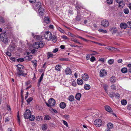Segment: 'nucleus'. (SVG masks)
<instances>
[{"instance_id": "nucleus-47", "label": "nucleus", "mask_w": 131, "mask_h": 131, "mask_svg": "<svg viewBox=\"0 0 131 131\" xmlns=\"http://www.w3.org/2000/svg\"><path fill=\"white\" fill-rule=\"evenodd\" d=\"M33 100V98L32 97H30L28 98L27 100V102L28 104H29L30 102L31 101Z\"/></svg>"}, {"instance_id": "nucleus-33", "label": "nucleus", "mask_w": 131, "mask_h": 131, "mask_svg": "<svg viewBox=\"0 0 131 131\" xmlns=\"http://www.w3.org/2000/svg\"><path fill=\"white\" fill-rule=\"evenodd\" d=\"M121 72L123 73H126L127 71V69L126 68H123L121 69Z\"/></svg>"}, {"instance_id": "nucleus-31", "label": "nucleus", "mask_w": 131, "mask_h": 131, "mask_svg": "<svg viewBox=\"0 0 131 131\" xmlns=\"http://www.w3.org/2000/svg\"><path fill=\"white\" fill-rule=\"evenodd\" d=\"M39 47L40 48H42L44 45L45 44L42 41H40L38 42Z\"/></svg>"}, {"instance_id": "nucleus-18", "label": "nucleus", "mask_w": 131, "mask_h": 131, "mask_svg": "<svg viewBox=\"0 0 131 131\" xmlns=\"http://www.w3.org/2000/svg\"><path fill=\"white\" fill-rule=\"evenodd\" d=\"M61 66L60 65H57L55 67V69L57 71H59L61 70Z\"/></svg>"}, {"instance_id": "nucleus-37", "label": "nucleus", "mask_w": 131, "mask_h": 131, "mask_svg": "<svg viewBox=\"0 0 131 131\" xmlns=\"http://www.w3.org/2000/svg\"><path fill=\"white\" fill-rule=\"evenodd\" d=\"M110 31H113V32L114 33H116L117 31V29L114 27H112L110 29Z\"/></svg>"}, {"instance_id": "nucleus-6", "label": "nucleus", "mask_w": 131, "mask_h": 131, "mask_svg": "<svg viewBox=\"0 0 131 131\" xmlns=\"http://www.w3.org/2000/svg\"><path fill=\"white\" fill-rule=\"evenodd\" d=\"M108 21L106 19L103 20L101 21V25L104 27H106L108 26Z\"/></svg>"}, {"instance_id": "nucleus-48", "label": "nucleus", "mask_w": 131, "mask_h": 131, "mask_svg": "<svg viewBox=\"0 0 131 131\" xmlns=\"http://www.w3.org/2000/svg\"><path fill=\"white\" fill-rule=\"evenodd\" d=\"M111 87L112 90H115L116 89V86L114 84H113L111 85Z\"/></svg>"}, {"instance_id": "nucleus-46", "label": "nucleus", "mask_w": 131, "mask_h": 131, "mask_svg": "<svg viewBox=\"0 0 131 131\" xmlns=\"http://www.w3.org/2000/svg\"><path fill=\"white\" fill-rule=\"evenodd\" d=\"M107 3L108 4H111L113 3V0H107Z\"/></svg>"}, {"instance_id": "nucleus-43", "label": "nucleus", "mask_w": 131, "mask_h": 131, "mask_svg": "<svg viewBox=\"0 0 131 131\" xmlns=\"http://www.w3.org/2000/svg\"><path fill=\"white\" fill-rule=\"evenodd\" d=\"M31 62H32L33 64L34 65L35 67H36L37 66V63L36 60H34L33 61H31Z\"/></svg>"}, {"instance_id": "nucleus-20", "label": "nucleus", "mask_w": 131, "mask_h": 131, "mask_svg": "<svg viewBox=\"0 0 131 131\" xmlns=\"http://www.w3.org/2000/svg\"><path fill=\"white\" fill-rule=\"evenodd\" d=\"M77 83L79 85H82L83 84V81L81 79H78L77 80Z\"/></svg>"}, {"instance_id": "nucleus-44", "label": "nucleus", "mask_w": 131, "mask_h": 131, "mask_svg": "<svg viewBox=\"0 0 131 131\" xmlns=\"http://www.w3.org/2000/svg\"><path fill=\"white\" fill-rule=\"evenodd\" d=\"M115 95V93L114 92H112L110 93V94L109 95V96L111 98H113Z\"/></svg>"}, {"instance_id": "nucleus-59", "label": "nucleus", "mask_w": 131, "mask_h": 131, "mask_svg": "<svg viewBox=\"0 0 131 131\" xmlns=\"http://www.w3.org/2000/svg\"><path fill=\"white\" fill-rule=\"evenodd\" d=\"M17 120H18V122L19 124V125H20V120L19 118V114L17 115Z\"/></svg>"}, {"instance_id": "nucleus-41", "label": "nucleus", "mask_w": 131, "mask_h": 131, "mask_svg": "<svg viewBox=\"0 0 131 131\" xmlns=\"http://www.w3.org/2000/svg\"><path fill=\"white\" fill-rule=\"evenodd\" d=\"M127 25L128 28H131V21L127 22Z\"/></svg>"}, {"instance_id": "nucleus-62", "label": "nucleus", "mask_w": 131, "mask_h": 131, "mask_svg": "<svg viewBox=\"0 0 131 131\" xmlns=\"http://www.w3.org/2000/svg\"><path fill=\"white\" fill-rule=\"evenodd\" d=\"M62 37L64 39H68V37L66 36L65 35H63L62 36Z\"/></svg>"}, {"instance_id": "nucleus-4", "label": "nucleus", "mask_w": 131, "mask_h": 131, "mask_svg": "<svg viewBox=\"0 0 131 131\" xmlns=\"http://www.w3.org/2000/svg\"><path fill=\"white\" fill-rule=\"evenodd\" d=\"M94 124L96 127H99L102 125V122L101 119H97L94 121Z\"/></svg>"}, {"instance_id": "nucleus-12", "label": "nucleus", "mask_w": 131, "mask_h": 131, "mask_svg": "<svg viewBox=\"0 0 131 131\" xmlns=\"http://www.w3.org/2000/svg\"><path fill=\"white\" fill-rule=\"evenodd\" d=\"M36 9H37L38 10L39 9H40L42 8L41 4L40 2H38L36 4L35 6Z\"/></svg>"}, {"instance_id": "nucleus-38", "label": "nucleus", "mask_w": 131, "mask_h": 131, "mask_svg": "<svg viewBox=\"0 0 131 131\" xmlns=\"http://www.w3.org/2000/svg\"><path fill=\"white\" fill-rule=\"evenodd\" d=\"M42 130H46L47 129V125L46 124H43L42 126Z\"/></svg>"}, {"instance_id": "nucleus-58", "label": "nucleus", "mask_w": 131, "mask_h": 131, "mask_svg": "<svg viewBox=\"0 0 131 131\" xmlns=\"http://www.w3.org/2000/svg\"><path fill=\"white\" fill-rule=\"evenodd\" d=\"M34 37L37 40H39L40 38V37L38 35H36L34 36Z\"/></svg>"}, {"instance_id": "nucleus-39", "label": "nucleus", "mask_w": 131, "mask_h": 131, "mask_svg": "<svg viewBox=\"0 0 131 131\" xmlns=\"http://www.w3.org/2000/svg\"><path fill=\"white\" fill-rule=\"evenodd\" d=\"M51 118V117L48 115H46L45 116L44 119L46 120H48L50 119Z\"/></svg>"}, {"instance_id": "nucleus-55", "label": "nucleus", "mask_w": 131, "mask_h": 131, "mask_svg": "<svg viewBox=\"0 0 131 131\" xmlns=\"http://www.w3.org/2000/svg\"><path fill=\"white\" fill-rule=\"evenodd\" d=\"M24 60V59L19 58L17 59V61L19 62H22Z\"/></svg>"}, {"instance_id": "nucleus-63", "label": "nucleus", "mask_w": 131, "mask_h": 131, "mask_svg": "<svg viewBox=\"0 0 131 131\" xmlns=\"http://www.w3.org/2000/svg\"><path fill=\"white\" fill-rule=\"evenodd\" d=\"M80 16L79 15H78L76 18V20L78 21L80 20Z\"/></svg>"}, {"instance_id": "nucleus-1", "label": "nucleus", "mask_w": 131, "mask_h": 131, "mask_svg": "<svg viewBox=\"0 0 131 131\" xmlns=\"http://www.w3.org/2000/svg\"><path fill=\"white\" fill-rule=\"evenodd\" d=\"M17 67L16 74L18 76L22 75L25 77L27 75V73L25 70L24 69V67L20 64L16 65Z\"/></svg>"}, {"instance_id": "nucleus-35", "label": "nucleus", "mask_w": 131, "mask_h": 131, "mask_svg": "<svg viewBox=\"0 0 131 131\" xmlns=\"http://www.w3.org/2000/svg\"><path fill=\"white\" fill-rule=\"evenodd\" d=\"M118 4H119V7H123L125 5V4L123 3L122 1L121 2H120L119 3H118Z\"/></svg>"}, {"instance_id": "nucleus-56", "label": "nucleus", "mask_w": 131, "mask_h": 131, "mask_svg": "<svg viewBox=\"0 0 131 131\" xmlns=\"http://www.w3.org/2000/svg\"><path fill=\"white\" fill-rule=\"evenodd\" d=\"M63 122L64 124L67 127H68V124L67 122L64 120H63Z\"/></svg>"}, {"instance_id": "nucleus-5", "label": "nucleus", "mask_w": 131, "mask_h": 131, "mask_svg": "<svg viewBox=\"0 0 131 131\" xmlns=\"http://www.w3.org/2000/svg\"><path fill=\"white\" fill-rule=\"evenodd\" d=\"M31 114V113L30 110L27 109L25 111L24 114V116L25 119H28L30 115Z\"/></svg>"}, {"instance_id": "nucleus-53", "label": "nucleus", "mask_w": 131, "mask_h": 131, "mask_svg": "<svg viewBox=\"0 0 131 131\" xmlns=\"http://www.w3.org/2000/svg\"><path fill=\"white\" fill-rule=\"evenodd\" d=\"M124 12L126 14H127L129 13V10L128 9L126 8L124 10Z\"/></svg>"}, {"instance_id": "nucleus-54", "label": "nucleus", "mask_w": 131, "mask_h": 131, "mask_svg": "<svg viewBox=\"0 0 131 131\" xmlns=\"http://www.w3.org/2000/svg\"><path fill=\"white\" fill-rule=\"evenodd\" d=\"M60 60L62 61H68L69 59L68 58H62L60 59Z\"/></svg>"}, {"instance_id": "nucleus-61", "label": "nucleus", "mask_w": 131, "mask_h": 131, "mask_svg": "<svg viewBox=\"0 0 131 131\" xmlns=\"http://www.w3.org/2000/svg\"><path fill=\"white\" fill-rule=\"evenodd\" d=\"M68 34L69 36H71L72 37H75L74 35L71 32H69L68 33Z\"/></svg>"}, {"instance_id": "nucleus-26", "label": "nucleus", "mask_w": 131, "mask_h": 131, "mask_svg": "<svg viewBox=\"0 0 131 131\" xmlns=\"http://www.w3.org/2000/svg\"><path fill=\"white\" fill-rule=\"evenodd\" d=\"M90 86L89 84H86L84 85V88L85 90H88L90 89Z\"/></svg>"}, {"instance_id": "nucleus-10", "label": "nucleus", "mask_w": 131, "mask_h": 131, "mask_svg": "<svg viewBox=\"0 0 131 131\" xmlns=\"http://www.w3.org/2000/svg\"><path fill=\"white\" fill-rule=\"evenodd\" d=\"M82 78L83 80L85 81H87L88 80L89 77L87 74L85 73L82 75Z\"/></svg>"}, {"instance_id": "nucleus-13", "label": "nucleus", "mask_w": 131, "mask_h": 131, "mask_svg": "<svg viewBox=\"0 0 131 131\" xmlns=\"http://www.w3.org/2000/svg\"><path fill=\"white\" fill-rule=\"evenodd\" d=\"M38 10L39 15L41 16L45 12L44 9L42 7L40 9H39Z\"/></svg>"}, {"instance_id": "nucleus-40", "label": "nucleus", "mask_w": 131, "mask_h": 131, "mask_svg": "<svg viewBox=\"0 0 131 131\" xmlns=\"http://www.w3.org/2000/svg\"><path fill=\"white\" fill-rule=\"evenodd\" d=\"M121 104L122 105H125L127 104V102L126 100H123L121 101Z\"/></svg>"}, {"instance_id": "nucleus-52", "label": "nucleus", "mask_w": 131, "mask_h": 131, "mask_svg": "<svg viewBox=\"0 0 131 131\" xmlns=\"http://www.w3.org/2000/svg\"><path fill=\"white\" fill-rule=\"evenodd\" d=\"M127 108L128 110H131V104H128L127 106Z\"/></svg>"}, {"instance_id": "nucleus-14", "label": "nucleus", "mask_w": 131, "mask_h": 131, "mask_svg": "<svg viewBox=\"0 0 131 131\" xmlns=\"http://www.w3.org/2000/svg\"><path fill=\"white\" fill-rule=\"evenodd\" d=\"M5 36V35H4V37H3V36L1 37V39L2 41L4 42H8V40L7 38Z\"/></svg>"}, {"instance_id": "nucleus-23", "label": "nucleus", "mask_w": 131, "mask_h": 131, "mask_svg": "<svg viewBox=\"0 0 131 131\" xmlns=\"http://www.w3.org/2000/svg\"><path fill=\"white\" fill-rule=\"evenodd\" d=\"M110 81L111 83H114L116 82V80L115 77L114 76H112L110 78Z\"/></svg>"}, {"instance_id": "nucleus-3", "label": "nucleus", "mask_w": 131, "mask_h": 131, "mask_svg": "<svg viewBox=\"0 0 131 131\" xmlns=\"http://www.w3.org/2000/svg\"><path fill=\"white\" fill-rule=\"evenodd\" d=\"M52 34L49 31H47L45 32L44 34V37L45 39L49 40L50 38H52Z\"/></svg>"}, {"instance_id": "nucleus-45", "label": "nucleus", "mask_w": 131, "mask_h": 131, "mask_svg": "<svg viewBox=\"0 0 131 131\" xmlns=\"http://www.w3.org/2000/svg\"><path fill=\"white\" fill-rule=\"evenodd\" d=\"M128 70L130 73H131V64H129L127 65Z\"/></svg>"}, {"instance_id": "nucleus-7", "label": "nucleus", "mask_w": 131, "mask_h": 131, "mask_svg": "<svg viewBox=\"0 0 131 131\" xmlns=\"http://www.w3.org/2000/svg\"><path fill=\"white\" fill-rule=\"evenodd\" d=\"M107 72L104 69H102L100 71V77H102L106 75Z\"/></svg>"}, {"instance_id": "nucleus-15", "label": "nucleus", "mask_w": 131, "mask_h": 131, "mask_svg": "<svg viewBox=\"0 0 131 131\" xmlns=\"http://www.w3.org/2000/svg\"><path fill=\"white\" fill-rule=\"evenodd\" d=\"M105 108L106 111L109 112H111L112 111L111 108L108 105L105 106Z\"/></svg>"}, {"instance_id": "nucleus-9", "label": "nucleus", "mask_w": 131, "mask_h": 131, "mask_svg": "<svg viewBox=\"0 0 131 131\" xmlns=\"http://www.w3.org/2000/svg\"><path fill=\"white\" fill-rule=\"evenodd\" d=\"M65 73L67 75L71 74L72 71L69 68H67L65 70Z\"/></svg>"}, {"instance_id": "nucleus-29", "label": "nucleus", "mask_w": 131, "mask_h": 131, "mask_svg": "<svg viewBox=\"0 0 131 131\" xmlns=\"http://www.w3.org/2000/svg\"><path fill=\"white\" fill-rule=\"evenodd\" d=\"M103 87L106 92H107V90L108 88V85L106 84H104L103 85Z\"/></svg>"}, {"instance_id": "nucleus-27", "label": "nucleus", "mask_w": 131, "mask_h": 131, "mask_svg": "<svg viewBox=\"0 0 131 131\" xmlns=\"http://www.w3.org/2000/svg\"><path fill=\"white\" fill-rule=\"evenodd\" d=\"M37 121H41L42 119V117L41 116H38L36 118Z\"/></svg>"}, {"instance_id": "nucleus-8", "label": "nucleus", "mask_w": 131, "mask_h": 131, "mask_svg": "<svg viewBox=\"0 0 131 131\" xmlns=\"http://www.w3.org/2000/svg\"><path fill=\"white\" fill-rule=\"evenodd\" d=\"M15 45L13 43H11L9 46L8 48V50L10 52H12L14 51L15 48Z\"/></svg>"}, {"instance_id": "nucleus-19", "label": "nucleus", "mask_w": 131, "mask_h": 131, "mask_svg": "<svg viewBox=\"0 0 131 131\" xmlns=\"http://www.w3.org/2000/svg\"><path fill=\"white\" fill-rule=\"evenodd\" d=\"M81 96V94L80 93H77L76 95L75 98L77 100H80Z\"/></svg>"}, {"instance_id": "nucleus-2", "label": "nucleus", "mask_w": 131, "mask_h": 131, "mask_svg": "<svg viewBox=\"0 0 131 131\" xmlns=\"http://www.w3.org/2000/svg\"><path fill=\"white\" fill-rule=\"evenodd\" d=\"M46 105L48 107L54 106L56 104V101L53 98H51L48 100V103H46Z\"/></svg>"}, {"instance_id": "nucleus-28", "label": "nucleus", "mask_w": 131, "mask_h": 131, "mask_svg": "<svg viewBox=\"0 0 131 131\" xmlns=\"http://www.w3.org/2000/svg\"><path fill=\"white\" fill-rule=\"evenodd\" d=\"M50 39H52L53 42H55L57 40V38L54 35L53 37L52 36V38Z\"/></svg>"}, {"instance_id": "nucleus-30", "label": "nucleus", "mask_w": 131, "mask_h": 131, "mask_svg": "<svg viewBox=\"0 0 131 131\" xmlns=\"http://www.w3.org/2000/svg\"><path fill=\"white\" fill-rule=\"evenodd\" d=\"M44 21L47 24L49 23L50 22L49 19L48 17H45L44 18Z\"/></svg>"}, {"instance_id": "nucleus-21", "label": "nucleus", "mask_w": 131, "mask_h": 131, "mask_svg": "<svg viewBox=\"0 0 131 131\" xmlns=\"http://www.w3.org/2000/svg\"><path fill=\"white\" fill-rule=\"evenodd\" d=\"M107 126L108 128L107 129H110L113 128V125L112 123L110 122L107 124Z\"/></svg>"}, {"instance_id": "nucleus-64", "label": "nucleus", "mask_w": 131, "mask_h": 131, "mask_svg": "<svg viewBox=\"0 0 131 131\" xmlns=\"http://www.w3.org/2000/svg\"><path fill=\"white\" fill-rule=\"evenodd\" d=\"M29 1L30 3H34L36 1V0H29Z\"/></svg>"}, {"instance_id": "nucleus-11", "label": "nucleus", "mask_w": 131, "mask_h": 131, "mask_svg": "<svg viewBox=\"0 0 131 131\" xmlns=\"http://www.w3.org/2000/svg\"><path fill=\"white\" fill-rule=\"evenodd\" d=\"M120 27L121 29H125L127 27V24H126L124 23H121L120 24Z\"/></svg>"}, {"instance_id": "nucleus-36", "label": "nucleus", "mask_w": 131, "mask_h": 131, "mask_svg": "<svg viewBox=\"0 0 131 131\" xmlns=\"http://www.w3.org/2000/svg\"><path fill=\"white\" fill-rule=\"evenodd\" d=\"M48 59L50 57H52L53 56V54L51 52H48L47 53Z\"/></svg>"}, {"instance_id": "nucleus-42", "label": "nucleus", "mask_w": 131, "mask_h": 131, "mask_svg": "<svg viewBox=\"0 0 131 131\" xmlns=\"http://www.w3.org/2000/svg\"><path fill=\"white\" fill-rule=\"evenodd\" d=\"M108 62L110 64H112L114 62V60L113 59H110L108 61Z\"/></svg>"}, {"instance_id": "nucleus-22", "label": "nucleus", "mask_w": 131, "mask_h": 131, "mask_svg": "<svg viewBox=\"0 0 131 131\" xmlns=\"http://www.w3.org/2000/svg\"><path fill=\"white\" fill-rule=\"evenodd\" d=\"M66 106V103L64 102H61L60 104V107L62 108H64Z\"/></svg>"}, {"instance_id": "nucleus-25", "label": "nucleus", "mask_w": 131, "mask_h": 131, "mask_svg": "<svg viewBox=\"0 0 131 131\" xmlns=\"http://www.w3.org/2000/svg\"><path fill=\"white\" fill-rule=\"evenodd\" d=\"M32 56L31 55H29L25 57L24 58L25 60H30L32 58Z\"/></svg>"}, {"instance_id": "nucleus-16", "label": "nucleus", "mask_w": 131, "mask_h": 131, "mask_svg": "<svg viewBox=\"0 0 131 131\" xmlns=\"http://www.w3.org/2000/svg\"><path fill=\"white\" fill-rule=\"evenodd\" d=\"M33 47L36 49H38L39 47L38 42H35L33 44Z\"/></svg>"}, {"instance_id": "nucleus-60", "label": "nucleus", "mask_w": 131, "mask_h": 131, "mask_svg": "<svg viewBox=\"0 0 131 131\" xmlns=\"http://www.w3.org/2000/svg\"><path fill=\"white\" fill-rule=\"evenodd\" d=\"M6 54L8 56L10 57L11 56V53L10 52H9V51H7L6 53Z\"/></svg>"}, {"instance_id": "nucleus-50", "label": "nucleus", "mask_w": 131, "mask_h": 131, "mask_svg": "<svg viewBox=\"0 0 131 131\" xmlns=\"http://www.w3.org/2000/svg\"><path fill=\"white\" fill-rule=\"evenodd\" d=\"M99 31L100 32H104L105 33H107V31L106 30L102 29H100L99 30Z\"/></svg>"}, {"instance_id": "nucleus-51", "label": "nucleus", "mask_w": 131, "mask_h": 131, "mask_svg": "<svg viewBox=\"0 0 131 131\" xmlns=\"http://www.w3.org/2000/svg\"><path fill=\"white\" fill-rule=\"evenodd\" d=\"M0 22L2 23H4V18L3 17H0Z\"/></svg>"}, {"instance_id": "nucleus-32", "label": "nucleus", "mask_w": 131, "mask_h": 131, "mask_svg": "<svg viewBox=\"0 0 131 131\" xmlns=\"http://www.w3.org/2000/svg\"><path fill=\"white\" fill-rule=\"evenodd\" d=\"M35 117L34 115H30L28 119H29L30 121H33L35 119Z\"/></svg>"}, {"instance_id": "nucleus-24", "label": "nucleus", "mask_w": 131, "mask_h": 131, "mask_svg": "<svg viewBox=\"0 0 131 131\" xmlns=\"http://www.w3.org/2000/svg\"><path fill=\"white\" fill-rule=\"evenodd\" d=\"M49 110L53 114L57 113H58L57 111L56 110L54 109L52 107H50V108Z\"/></svg>"}, {"instance_id": "nucleus-57", "label": "nucleus", "mask_w": 131, "mask_h": 131, "mask_svg": "<svg viewBox=\"0 0 131 131\" xmlns=\"http://www.w3.org/2000/svg\"><path fill=\"white\" fill-rule=\"evenodd\" d=\"M95 58L94 57L92 56L90 58V61L93 62L95 60Z\"/></svg>"}, {"instance_id": "nucleus-34", "label": "nucleus", "mask_w": 131, "mask_h": 131, "mask_svg": "<svg viewBox=\"0 0 131 131\" xmlns=\"http://www.w3.org/2000/svg\"><path fill=\"white\" fill-rule=\"evenodd\" d=\"M68 100L72 102L74 100V97L73 95H71L69 97Z\"/></svg>"}, {"instance_id": "nucleus-49", "label": "nucleus", "mask_w": 131, "mask_h": 131, "mask_svg": "<svg viewBox=\"0 0 131 131\" xmlns=\"http://www.w3.org/2000/svg\"><path fill=\"white\" fill-rule=\"evenodd\" d=\"M115 95L116 98L117 99H118L120 97V95L118 93H116L115 94Z\"/></svg>"}, {"instance_id": "nucleus-17", "label": "nucleus", "mask_w": 131, "mask_h": 131, "mask_svg": "<svg viewBox=\"0 0 131 131\" xmlns=\"http://www.w3.org/2000/svg\"><path fill=\"white\" fill-rule=\"evenodd\" d=\"M43 75L44 73H43L41 74L40 78H39V80L38 81V86H39L42 80L43 79Z\"/></svg>"}]
</instances>
